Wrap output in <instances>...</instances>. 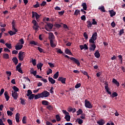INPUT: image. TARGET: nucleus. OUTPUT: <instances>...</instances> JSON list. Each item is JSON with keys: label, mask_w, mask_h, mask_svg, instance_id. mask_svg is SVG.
Returning <instances> with one entry per match:
<instances>
[{"label": "nucleus", "mask_w": 125, "mask_h": 125, "mask_svg": "<svg viewBox=\"0 0 125 125\" xmlns=\"http://www.w3.org/2000/svg\"><path fill=\"white\" fill-rule=\"evenodd\" d=\"M97 40V32H94L91 38L89 39V43H96V42L95 41Z\"/></svg>", "instance_id": "nucleus-1"}, {"label": "nucleus", "mask_w": 125, "mask_h": 125, "mask_svg": "<svg viewBox=\"0 0 125 125\" xmlns=\"http://www.w3.org/2000/svg\"><path fill=\"white\" fill-rule=\"evenodd\" d=\"M64 57H66V58H68V59H70L71 61H73V62H74L75 64H77V66H80L81 65V63L80 62V61H79V60L75 58L74 57H69V56L67 55H64Z\"/></svg>", "instance_id": "nucleus-2"}, {"label": "nucleus", "mask_w": 125, "mask_h": 125, "mask_svg": "<svg viewBox=\"0 0 125 125\" xmlns=\"http://www.w3.org/2000/svg\"><path fill=\"white\" fill-rule=\"evenodd\" d=\"M62 112L63 114H64V115H65L64 119L65 120H66V122H70V121H71V116H70V114L69 113V112H68L65 110H62Z\"/></svg>", "instance_id": "nucleus-3"}, {"label": "nucleus", "mask_w": 125, "mask_h": 125, "mask_svg": "<svg viewBox=\"0 0 125 125\" xmlns=\"http://www.w3.org/2000/svg\"><path fill=\"white\" fill-rule=\"evenodd\" d=\"M52 28H53V24L52 23L46 22V24L45 25V29L47 32H50L52 30Z\"/></svg>", "instance_id": "nucleus-4"}, {"label": "nucleus", "mask_w": 125, "mask_h": 125, "mask_svg": "<svg viewBox=\"0 0 125 125\" xmlns=\"http://www.w3.org/2000/svg\"><path fill=\"white\" fill-rule=\"evenodd\" d=\"M32 23L33 24H34V26H33L34 30L35 31H38V30H39V28H40V26H39V23H38L37 21H36V20H33Z\"/></svg>", "instance_id": "nucleus-5"}, {"label": "nucleus", "mask_w": 125, "mask_h": 125, "mask_svg": "<svg viewBox=\"0 0 125 125\" xmlns=\"http://www.w3.org/2000/svg\"><path fill=\"white\" fill-rule=\"evenodd\" d=\"M41 94L42 98H43V97L46 98L49 96V92L46 90L43 91L42 93H40Z\"/></svg>", "instance_id": "nucleus-6"}, {"label": "nucleus", "mask_w": 125, "mask_h": 125, "mask_svg": "<svg viewBox=\"0 0 125 125\" xmlns=\"http://www.w3.org/2000/svg\"><path fill=\"white\" fill-rule=\"evenodd\" d=\"M21 65H22V63L21 62H20L16 67V71H18L19 73H21V74H23V71H22V69L21 68Z\"/></svg>", "instance_id": "nucleus-7"}, {"label": "nucleus", "mask_w": 125, "mask_h": 125, "mask_svg": "<svg viewBox=\"0 0 125 125\" xmlns=\"http://www.w3.org/2000/svg\"><path fill=\"white\" fill-rule=\"evenodd\" d=\"M24 52H20L19 53V59L20 61H23L24 60V58H25V56H24Z\"/></svg>", "instance_id": "nucleus-8"}, {"label": "nucleus", "mask_w": 125, "mask_h": 125, "mask_svg": "<svg viewBox=\"0 0 125 125\" xmlns=\"http://www.w3.org/2000/svg\"><path fill=\"white\" fill-rule=\"evenodd\" d=\"M84 102L85 107H86V108H92V105H91V104H90V102H89V101H88L87 100H85Z\"/></svg>", "instance_id": "nucleus-9"}, {"label": "nucleus", "mask_w": 125, "mask_h": 125, "mask_svg": "<svg viewBox=\"0 0 125 125\" xmlns=\"http://www.w3.org/2000/svg\"><path fill=\"white\" fill-rule=\"evenodd\" d=\"M12 96L15 100H17L18 98V93L17 92L12 91Z\"/></svg>", "instance_id": "nucleus-10"}, {"label": "nucleus", "mask_w": 125, "mask_h": 125, "mask_svg": "<svg viewBox=\"0 0 125 125\" xmlns=\"http://www.w3.org/2000/svg\"><path fill=\"white\" fill-rule=\"evenodd\" d=\"M91 46L89 47L90 51H94L95 50V48H96V45H95V43H92Z\"/></svg>", "instance_id": "nucleus-11"}, {"label": "nucleus", "mask_w": 125, "mask_h": 125, "mask_svg": "<svg viewBox=\"0 0 125 125\" xmlns=\"http://www.w3.org/2000/svg\"><path fill=\"white\" fill-rule=\"evenodd\" d=\"M66 78H63L62 77H59L58 81L59 82H61L62 83H66Z\"/></svg>", "instance_id": "nucleus-12"}, {"label": "nucleus", "mask_w": 125, "mask_h": 125, "mask_svg": "<svg viewBox=\"0 0 125 125\" xmlns=\"http://www.w3.org/2000/svg\"><path fill=\"white\" fill-rule=\"evenodd\" d=\"M48 39L50 40V42L51 40L52 41H55L54 40L55 37H54V35L53 34V33H52L51 32L49 33Z\"/></svg>", "instance_id": "nucleus-13"}, {"label": "nucleus", "mask_w": 125, "mask_h": 125, "mask_svg": "<svg viewBox=\"0 0 125 125\" xmlns=\"http://www.w3.org/2000/svg\"><path fill=\"white\" fill-rule=\"evenodd\" d=\"M12 61L13 63H14L15 65H17L18 64V59L16 57H14L12 58Z\"/></svg>", "instance_id": "nucleus-14"}, {"label": "nucleus", "mask_w": 125, "mask_h": 125, "mask_svg": "<svg viewBox=\"0 0 125 125\" xmlns=\"http://www.w3.org/2000/svg\"><path fill=\"white\" fill-rule=\"evenodd\" d=\"M20 114H19V113H17L16 114V117H15L16 121L17 122V123H19L20 119Z\"/></svg>", "instance_id": "nucleus-15"}, {"label": "nucleus", "mask_w": 125, "mask_h": 125, "mask_svg": "<svg viewBox=\"0 0 125 125\" xmlns=\"http://www.w3.org/2000/svg\"><path fill=\"white\" fill-rule=\"evenodd\" d=\"M4 95L5 96V98L6 101H8L9 100L10 97L8 96V92L7 91H5L4 93Z\"/></svg>", "instance_id": "nucleus-16"}, {"label": "nucleus", "mask_w": 125, "mask_h": 125, "mask_svg": "<svg viewBox=\"0 0 125 125\" xmlns=\"http://www.w3.org/2000/svg\"><path fill=\"white\" fill-rule=\"evenodd\" d=\"M68 112H72L73 113H75L77 111L76 108H72V107L70 106L67 108Z\"/></svg>", "instance_id": "nucleus-17"}, {"label": "nucleus", "mask_w": 125, "mask_h": 125, "mask_svg": "<svg viewBox=\"0 0 125 125\" xmlns=\"http://www.w3.org/2000/svg\"><path fill=\"white\" fill-rule=\"evenodd\" d=\"M112 83H115V84H116L117 86H120V83L115 78H113L112 79Z\"/></svg>", "instance_id": "nucleus-18"}, {"label": "nucleus", "mask_w": 125, "mask_h": 125, "mask_svg": "<svg viewBox=\"0 0 125 125\" xmlns=\"http://www.w3.org/2000/svg\"><path fill=\"white\" fill-rule=\"evenodd\" d=\"M15 47L16 50H20L23 48V45H16Z\"/></svg>", "instance_id": "nucleus-19"}, {"label": "nucleus", "mask_w": 125, "mask_h": 125, "mask_svg": "<svg viewBox=\"0 0 125 125\" xmlns=\"http://www.w3.org/2000/svg\"><path fill=\"white\" fill-rule=\"evenodd\" d=\"M48 80L49 83H51L52 84H54V83H55V80L53 79L52 77H48Z\"/></svg>", "instance_id": "nucleus-20"}, {"label": "nucleus", "mask_w": 125, "mask_h": 125, "mask_svg": "<svg viewBox=\"0 0 125 125\" xmlns=\"http://www.w3.org/2000/svg\"><path fill=\"white\" fill-rule=\"evenodd\" d=\"M43 66V63H42V62L39 63L38 64H37V67L39 70L40 69V71H42V68Z\"/></svg>", "instance_id": "nucleus-21"}, {"label": "nucleus", "mask_w": 125, "mask_h": 125, "mask_svg": "<svg viewBox=\"0 0 125 125\" xmlns=\"http://www.w3.org/2000/svg\"><path fill=\"white\" fill-rule=\"evenodd\" d=\"M54 41L55 40H50V46L51 47H53V48H54V47H56V44L54 43Z\"/></svg>", "instance_id": "nucleus-22"}, {"label": "nucleus", "mask_w": 125, "mask_h": 125, "mask_svg": "<svg viewBox=\"0 0 125 125\" xmlns=\"http://www.w3.org/2000/svg\"><path fill=\"white\" fill-rule=\"evenodd\" d=\"M12 29L14 30L15 32H18V30L17 29L15 28V22H14V21H13L12 22Z\"/></svg>", "instance_id": "nucleus-23"}, {"label": "nucleus", "mask_w": 125, "mask_h": 125, "mask_svg": "<svg viewBox=\"0 0 125 125\" xmlns=\"http://www.w3.org/2000/svg\"><path fill=\"white\" fill-rule=\"evenodd\" d=\"M97 123L100 125H105V121L103 120V119H101L99 121H97Z\"/></svg>", "instance_id": "nucleus-24"}, {"label": "nucleus", "mask_w": 125, "mask_h": 125, "mask_svg": "<svg viewBox=\"0 0 125 125\" xmlns=\"http://www.w3.org/2000/svg\"><path fill=\"white\" fill-rule=\"evenodd\" d=\"M95 57L96 58H99L100 57V54L99 53V51L98 50H96L94 53Z\"/></svg>", "instance_id": "nucleus-25"}, {"label": "nucleus", "mask_w": 125, "mask_h": 125, "mask_svg": "<svg viewBox=\"0 0 125 125\" xmlns=\"http://www.w3.org/2000/svg\"><path fill=\"white\" fill-rule=\"evenodd\" d=\"M109 14H110V17H113V16H115L116 15V12L114 11V10H109Z\"/></svg>", "instance_id": "nucleus-26"}, {"label": "nucleus", "mask_w": 125, "mask_h": 125, "mask_svg": "<svg viewBox=\"0 0 125 125\" xmlns=\"http://www.w3.org/2000/svg\"><path fill=\"white\" fill-rule=\"evenodd\" d=\"M64 52L66 54H68V55H72L73 54H72V52L68 48L65 49Z\"/></svg>", "instance_id": "nucleus-27"}, {"label": "nucleus", "mask_w": 125, "mask_h": 125, "mask_svg": "<svg viewBox=\"0 0 125 125\" xmlns=\"http://www.w3.org/2000/svg\"><path fill=\"white\" fill-rule=\"evenodd\" d=\"M104 88L108 94H109L110 95H112V92L109 91V87H108V86H104Z\"/></svg>", "instance_id": "nucleus-28"}, {"label": "nucleus", "mask_w": 125, "mask_h": 125, "mask_svg": "<svg viewBox=\"0 0 125 125\" xmlns=\"http://www.w3.org/2000/svg\"><path fill=\"white\" fill-rule=\"evenodd\" d=\"M20 100H21V105H26V100L25 99L21 98L20 99Z\"/></svg>", "instance_id": "nucleus-29"}, {"label": "nucleus", "mask_w": 125, "mask_h": 125, "mask_svg": "<svg viewBox=\"0 0 125 125\" xmlns=\"http://www.w3.org/2000/svg\"><path fill=\"white\" fill-rule=\"evenodd\" d=\"M39 98H42V95L41 94V93L35 95L34 96V99L35 100H37V99H39Z\"/></svg>", "instance_id": "nucleus-30"}, {"label": "nucleus", "mask_w": 125, "mask_h": 125, "mask_svg": "<svg viewBox=\"0 0 125 125\" xmlns=\"http://www.w3.org/2000/svg\"><path fill=\"white\" fill-rule=\"evenodd\" d=\"M98 9L101 10L102 12H106V10H105V7H104V6H99Z\"/></svg>", "instance_id": "nucleus-31"}, {"label": "nucleus", "mask_w": 125, "mask_h": 125, "mask_svg": "<svg viewBox=\"0 0 125 125\" xmlns=\"http://www.w3.org/2000/svg\"><path fill=\"white\" fill-rule=\"evenodd\" d=\"M42 104L44 106H48V105H49V102H48L47 101L43 100L42 101Z\"/></svg>", "instance_id": "nucleus-32"}, {"label": "nucleus", "mask_w": 125, "mask_h": 125, "mask_svg": "<svg viewBox=\"0 0 125 125\" xmlns=\"http://www.w3.org/2000/svg\"><path fill=\"white\" fill-rule=\"evenodd\" d=\"M2 57L4 59H9V55H8V54L4 53L2 55Z\"/></svg>", "instance_id": "nucleus-33"}, {"label": "nucleus", "mask_w": 125, "mask_h": 125, "mask_svg": "<svg viewBox=\"0 0 125 125\" xmlns=\"http://www.w3.org/2000/svg\"><path fill=\"white\" fill-rule=\"evenodd\" d=\"M83 9L84 10H86V9H87V6H86V3L85 2H83L82 3V4Z\"/></svg>", "instance_id": "nucleus-34"}, {"label": "nucleus", "mask_w": 125, "mask_h": 125, "mask_svg": "<svg viewBox=\"0 0 125 125\" xmlns=\"http://www.w3.org/2000/svg\"><path fill=\"white\" fill-rule=\"evenodd\" d=\"M58 77H59V72H57L53 76V79L56 80V79H58Z\"/></svg>", "instance_id": "nucleus-35"}, {"label": "nucleus", "mask_w": 125, "mask_h": 125, "mask_svg": "<svg viewBox=\"0 0 125 125\" xmlns=\"http://www.w3.org/2000/svg\"><path fill=\"white\" fill-rule=\"evenodd\" d=\"M87 27H88V28H89V27H92V23H91V21H87Z\"/></svg>", "instance_id": "nucleus-36"}, {"label": "nucleus", "mask_w": 125, "mask_h": 125, "mask_svg": "<svg viewBox=\"0 0 125 125\" xmlns=\"http://www.w3.org/2000/svg\"><path fill=\"white\" fill-rule=\"evenodd\" d=\"M110 96L112 98H114V97H117V96H118V93H117V92H113L111 95H110Z\"/></svg>", "instance_id": "nucleus-37"}, {"label": "nucleus", "mask_w": 125, "mask_h": 125, "mask_svg": "<svg viewBox=\"0 0 125 125\" xmlns=\"http://www.w3.org/2000/svg\"><path fill=\"white\" fill-rule=\"evenodd\" d=\"M16 31H14V32L10 30L8 31V34H9L10 36H13L14 35H16Z\"/></svg>", "instance_id": "nucleus-38"}, {"label": "nucleus", "mask_w": 125, "mask_h": 125, "mask_svg": "<svg viewBox=\"0 0 125 125\" xmlns=\"http://www.w3.org/2000/svg\"><path fill=\"white\" fill-rule=\"evenodd\" d=\"M5 45H6V46L7 47V48H9V49H11V48H12V45L11 44L6 43L5 44Z\"/></svg>", "instance_id": "nucleus-39"}, {"label": "nucleus", "mask_w": 125, "mask_h": 125, "mask_svg": "<svg viewBox=\"0 0 125 125\" xmlns=\"http://www.w3.org/2000/svg\"><path fill=\"white\" fill-rule=\"evenodd\" d=\"M80 12H81V10H80L79 9H77L75 10L74 15H76V16H78V15H79V14H80Z\"/></svg>", "instance_id": "nucleus-40"}, {"label": "nucleus", "mask_w": 125, "mask_h": 125, "mask_svg": "<svg viewBox=\"0 0 125 125\" xmlns=\"http://www.w3.org/2000/svg\"><path fill=\"white\" fill-rule=\"evenodd\" d=\"M28 97V99L29 100H32V99H34V98H35V94H32L30 95H29V96Z\"/></svg>", "instance_id": "nucleus-41"}, {"label": "nucleus", "mask_w": 125, "mask_h": 125, "mask_svg": "<svg viewBox=\"0 0 125 125\" xmlns=\"http://www.w3.org/2000/svg\"><path fill=\"white\" fill-rule=\"evenodd\" d=\"M81 114H83V109H79L77 111V115L79 116V115H81Z\"/></svg>", "instance_id": "nucleus-42"}, {"label": "nucleus", "mask_w": 125, "mask_h": 125, "mask_svg": "<svg viewBox=\"0 0 125 125\" xmlns=\"http://www.w3.org/2000/svg\"><path fill=\"white\" fill-rule=\"evenodd\" d=\"M46 108L48 109V110H49V111H51L53 110V106L51 105H48V106H46Z\"/></svg>", "instance_id": "nucleus-43"}, {"label": "nucleus", "mask_w": 125, "mask_h": 125, "mask_svg": "<svg viewBox=\"0 0 125 125\" xmlns=\"http://www.w3.org/2000/svg\"><path fill=\"white\" fill-rule=\"evenodd\" d=\"M33 92H32V90H31L30 89H29L27 90V94H26L27 96H30V95H31V94H32Z\"/></svg>", "instance_id": "nucleus-44"}, {"label": "nucleus", "mask_w": 125, "mask_h": 125, "mask_svg": "<svg viewBox=\"0 0 125 125\" xmlns=\"http://www.w3.org/2000/svg\"><path fill=\"white\" fill-rule=\"evenodd\" d=\"M56 119L57 120V122H60V121H61V118H60V116L58 114L56 115Z\"/></svg>", "instance_id": "nucleus-45"}, {"label": "nucleus", "mask_w": 125, "mask_h": 125, "mask_svg": "<svg viewBox=\"0 0 125 125\" xmlns=\"http://www.w3.org/2000/svg\"><path fill=\"white\" fill-rule=\"evenodd\" d=\"M13 88L14 90V92H17V91H19V88H18L16 86H14Z\"/></svg>", "instance_id": "nucleus-46"}, {"label": "nucleus", "mask_w": 125, "mask_h": 125, "mask_svg": "<svg viewBox=\"0 0 125 125\" xmlns=\"http://www.w3.org/2000/svg\"><path fill=\"white\" fill-rule=\"evenodd\" d=\"M50 74H52V70L50 68L48 69V70L46 71V75H48Z\"/></svg>", "instance_id": "nucleus-47"}, {"label": "nucleus", "mask_w": 125, "mask_h": 125, "mask_svg": "<svg viewBox=\"0 0 125 125\" xmlns=\"http://www.w3.org/2000/svg\"><path fill=\"white\" fill-rule=\"evenodd\" d=\"M57 53H60V54H63V51L61 50V49L56 48Z\"/></svg>", "instance_id": "nucleus-48"}, {"label": "nucleus", "mask_w": 125, "mask_h": 125, "mask_svg": "<svg viewBox=\"0 0 125 125\" xmlns=\"http://www.w3.org/2000/svg\"><path fill=\"white\" fill-rule=\"evenodd\" d=\"M7 114L8 116H10L13 115V113L12 111L9 110L7 111Z\"/></svg>", "instance_id": "nucleus-49"}, {"label": "nucleus", "mask_w": 125, "mask_h": 125, "mask_svg": "<svg viewBox=\"0 0 125 125\" xmlns=\"http://www.w3.org/2000/svg\"><path fill=\"white\" fill-rule=\"evenodd\" d=\"M27 119V117L26 116H23V118H22V123L23 124H26V120Z\"/></svg>", "instance_id": "nucleus-50"}, {"label": "nucleus", "mask_w": 125, "mask_h": 125, "mask_svg": "<svg viewBox=\"0 0 125 125\" xmlns=\"http://www.w3.org/2000/svg\"><path fill=\"white\" fill-rule=\"evenodd\" d=\"M30 44H34V45H37L38 43L34 41H32L30 42Z\"/></svg>", "instance_id": "nucleus-51"}, {"label": "nucleus", "mask_w": 125, "mask_h": 125, "mask_svg": "<svg viewBox=\"0 0 125 125\" xmlns=\"http://www.w3.org/2000/svg\"><path fill=\"white\" fill-rule=\"evenodd\" d=\"M32 63L33 65V66H36L37 65V62H36V59H32Z\"/></svg>", "instance_id": "nucleus-52"}, {"label": "nucleus", "mask_w": 125, "mask_h": 125, "mask_svg": "<svg viewBox=\"0 0 125 125\" xmlns=\"http://www.w3.org/2000/svg\"><path fill=\"white\" fill-rule=\"evenodd\" d=\"M34 8H38V7H40V4H39V2H37V3L33 6Z\"/></svg>", "instance_id": "nucleus-53"}, {"label": "nucleus", "mask_w": 125, "mask_h": 125, "mask_svg": "<svg viewBox=\"0 0 125 125\" xmlns=\"http://www.w3.org/2000/svg\"><path fill=\"white\" fill-rule=\"evenodd\" d=\"M83 37L85 38V40H87V39H88V36L87 35L86 32H84L83 33Z\"/></svg>", "instance_id": "nucleus-54"}, {"label": "nucleus", "mask_w": 125, "mask_h": 125, "mask_svg": "<svg viewBox=\"0 0 125 125\" xmlns=\"http://www.w3.org/2000/svg\"><path fill=\"white\" fill-rule=\"evenodd\" d=\"M81 72H82V74H83L85 76H87L88 73L86 71H84L83 70H81Z\"/></svg>", "instance_id": "nucleus-55"}, {"label": "nucleus", "mask_w": 125, "mask_h": 125, "mask_svg": "<svg viewBox=\"0 0 125 125\" xmlns=\"http://www.w3.org/2000/svg\"><path fill=\"white\" fill-rule=\"evenodd\" d=\"M48 64L50 66V68H54L55 66H54V64H53V63L51 62H48Z\"/></svg>", "instance_id": "nucleus-56"}, {"label": "nucleus", "mask_w": 125, "mask_h": 125, "mask_svg": "<svg viewBox=\"0 0 125 125\" xmlns=\"http://www.w3.org/2000/svg\"><path fill=\"white\" fill-rule=\"evenodd\" d=\"M19 42H21V44H24V39L23 38H21Z\"/></svg>", "instance_id": "nucleus-57"}, {"label": "nucleus", "mask_w": 125, "mask_h": 125, "mask_svg": "<svg viewBox=\"0 0 125 125\" xmlns=\"http://www.w3.org/2000/svg\"><path fill=\"white\" fill-rule=\"evenodd\" d=\"M7 123L9 124V125H12V121L10 119H8L7 120Z\"/></svg>", "instance_id": "nucleus-58"}, {"label": "nucleus", "mask_w": 125, "mask_h": 125, "mask_svg": "<svg viewBox=\"0 0 125 125\" xmlns=\"http://www.w3.org/2000/svg\"><path fill=\"white\" fill-rule=\"evenodd\" d=\"M32 18L34 19L35 18V16H36L37 13L36 12L32 11Z\"/></svg>", "instance_id": "nucleus-59"}, {"label": "nucleus", "mask_w": 125, "mask_h": 125, "mask_svg": "<svg viewBox=\"0 0 125 125\" xmlns=\"http://www.w3.org/2000/svg\"><path fill=\"white\" fill-rule=\"evenodd\" d=\"M86 20V18L85 17V16L83 15L81 17V20H83V21H85Z\"/></svg>", "instance_id": "nucleus-60"}, {"label": "nucleus", "mask_w": 125, "mask_h": 125, "mask_svg": "<svg viewBox=\"0 0 125 125\" xmlns=\"http://www.w3.org/2000/svg\"><path fill=\"white\" fill-rule=\"evenodd\" d=\"M81 84L80 83L76 84V85H75V88H79L81 87Z\"/></svg>", "instance_id": "nucleus-61"}, {"label": "nucleus", "mask_w": 125, "mask_h": 125, "mask_svg": "<svg viewBox=\"0 0 125 125\" xmlns=\"http://www.w3.org/2000/svg\"><path fill=\"white\" fill-rule=\"evenodd\" d=\"M35 17H36V19L37 21H38V20L40 17V15H39V14H38V13H37V14L35 16Z\"/></svg>", "instance_id": "nucleus-62"}, {"label": "nucleus", "mask_w": 125, "mask_h": 125, "mask_svg": "<svg viewBox=\"0 0 125 125\" xmlns=\"http://www.w3.org/2000/svg\"><path fill=\"white\" fill-rule=\"evenodd\" d=\"M46 4V2L44 1H43L41 4V6H44V5H45Z\"/></svg>", "instance_id": "nucleus-63"}, {"label": "nucleus", "mask_w": 125, "mask_h": 125, "mask_svg": "<svg viewBox=\"0 0 125 125\" xmlns=\"http://www.w3.org/2000/svg\"><path fill=\"white\" fill-rule=\"evenodd\" d=\"M4 51L5 52H10V50L8 49V48H5L4 49Z\"/></svg>", "instance_id": "nucleus-64"}]
</instances>
